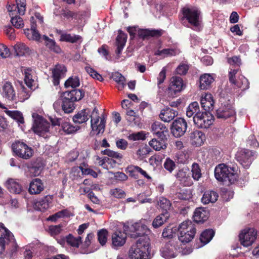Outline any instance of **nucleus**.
I'll list each match as a JSON object with an SVG mask.
<instances>
[{
	"mask_svg": "<svg viewBox=\"0 0 259 259\" xmlns=\"http://www.w3.org/2000/svg\"><path fill=\"white\" fill-rule=\"evenodd\" d=\"M2 95L3 98L9 101H17V97L12 84L9 82H6L3 86Z\"/></svg>",
	"mask_w": 259,
	"mask_h": 259,
	"instance_id": "19",
	"label": "nucleus"
},
{
	"mask_svg": "<svg viewBox=\"0 0 259 259\" xmlns=\"http://www.w3.org/2000/svg\"><path fill=\"white\" fill-rule=\"evenodd\" d=\"M183 80L181 77L174 76L170 79L168 89L176 93L181 91L183 88Z\"/></svg>",
	"mask_w": 259,
	"mask_h": 259,
	"instance_id": "33",
	"label": "nucleus"
},
{
	"mask_svg": "<svg viewBox=\"0 0 259 259\" xmlns=\"http://www.w3.org/2000/svg\"><path fill=\"white\" fill-rule=\"evenodd\" d=\"M112 78L117 83L118 89L119 90H122L125 85V77L121 73L117 72L112 74Z\"/></svg>",
	"mask_w": 259,
	"mask_h": 259,
	"instance_id": "48",
	"label": "nucleus"
},
{
	"mask_svg": "<svg viewBox=\"0 0 259 259\" xmlns=\"http://www.w3.org/2000/svg\"><path fill=\"white\" fill-rule=\"evenodd\" d=\"M61 127L64 132L66 134H74L80 128L79 126H74L67 121L62 122Z\"/></svg>",
	"mask_w": 259,
	"mask_h": 259,
	"instance_id": "46",
	"label": "nucleus"
},
{
	"mask_svg": "<svg viewBox=\"0 0 259 259\" xmlns=\"http://www.w3.org/2000/svg\"><path fill=\"white\" fill-rule=\"evenodd\" d=\"M214 234L211 229H207L203 231L200 237V241L205 245L208 243L212 238Z\"/></svg>",
	"mask_w": 259,
	"mask_h": 259,
	"instance_id": "49",
	"label": "nucleus"
},
{
	"mask_svg": "<svg viewBox=\"0 0 259 259\" xmlns=\"http://www.w3.org/2000/svg\"><path fill=\"white\" fill-rule=\"evenodd\" d=\"M253 154L250 150L241 149L237 152L236 158L243 167L248 168L252 163Z\"/></svg>",
	"mask_w": 259,
	"mask_h": 259,
	"instance_id": "12",
	"label": "nucleus"
},
{
	"mask_svg": "<svg viewBox=\"0 0 259 259\" xmlns=\"http://www.w3.org/2000/svg\"><path fill=\"white\" fill-rule=\"evenodd\" d=\"M34 19L31 17V21ZM24 33L27 37L30 40H35L37 41H41V37L38 31L36 29V25L31 21V29L24 30Z\"/></svg>",
	"mask_w": 259,
	"mask_h": 259,
	"instance_id": "25",
	"label": "nucleus"
},
{
	"mask_svg": "<svg viewBox=\"0 0 259 259\" xmlns=\"http://www.w3.org/2000/svg\"><path fill=\"white\" fill-rule=\"evenodd\" d=\"M214 103L212 96L210 94H205L201 97L200 101L201 105L205 111L209 112L212 110L213 108Z\"/></svg>",
	"mask_w": 259,
	"mask_h": 259,
	"instance_id": "28",
	"label": "nucleus"
},
{
	"mask_svg": "<svg viewBox=\"0 0 259 259\" xmlns=\"http://www.w3.org/2000/svg\"><path fill=\"white\" fill-rule=\"evenodd\" d=\"M208 217V211L202 207L196 208L193 214L194 221L197 223L204 222L207 220Z\"/></svg>",
	"mask_w": 259,
	"mask_h": 259,
	"instance_id": "32",
	"label": "nucleus"
},
{
	"mask_svg": "<svg viewBox=\"0 0 259 259\" xmlns=\"http://www.w3.org/2000/svg\"><path fill=\"white\" fill-rule=\"evenodd\" d=\"M6 186L12 193L20 194L24 190L19 180L12 178L9 179L6 182Z\"/></svg>",
	"mask_w": 259,
	"mask_h": 259,
	"instance_id": "17",
	"label": "nucleus"
},
{
	"mask_svg": "<svg viewBox=\"0 0 259 259\" xmlns=\"http://www.w3.org/2000/svg\"><path fill=\"white\" fill-rule=\"evenodd\" d=\"M200 112L198 102H194L191 103L187 107L186 115L189 117H194L195 114H198Z\"/></svg>",
	"mask_w": 259,
	"mask_h": 259,
	"instance_id": "45",
	"label": "nucleus"
},
{
	"mask_svg": "<svg viewBox=\"0 0 259 259\" xmlns=\"http://www.w3.org/2000/svg\"><path fill=\"white\" fill-rule=\"evenodd\" d=\"M91 127L93 132H95L96 134L103 133L105 130L106 123V117L102 115L101 117L99 116L98 109L95 107L93 109L91 114Z\"/></svg>",
	"mask_w": 259,
	"mask_h": 259,
	"instance_id": "7",
	"label": "nucleus"
},
{
	"mask_svg": "<svg viewBox=\"0 0 259 259\" xmlns=\"http://www.w3.org/2000/svg\"><path fill=\"white\" fill-rule=\"evenodd\" d=\"M44 189V185L41 180L36 178L33 179L29 184L28 191L31 194H38Z\"/></svg>",
	"mask_w": 259,
	"mask_h": 259,
	"instance_id": "29",
	"label": "nucleus"
},
{
	"mask_svg": "<svg viewBox=\"0 0 259 259\" xmlns=\"http://www.w3.org/2000/svg\"><path fill=\"white\" fill-rule=\"evenodd\" d=\"M163 31L162 30H156V29H142L139 32V35L143 38L147 36H154L158 37L163 34Z\"/></svg>",
	"mask_w": 259,
	"mask_h": 259,
	"instance_id": "44",
	"label": "nucleus"
},
{
	"mask_svg": "<svg viewBox=\"0 0 259 259\" xmlns=\"http://www.w3.org/2000/svg\"><path fill=\"white\" fill-rule=\"evenodd\" d=\"M215 75L213 74L204 73L200 77V88L201 90H207L214 81Z\"/></svg>",
	"mask_w": 259,
	"mask_h": 259,
	"instance_id": "26",
	"label": "nucleus"
},
{
	"mask_svg": "<svg viewBox=\"0 0 259 259\" xmlns=\"http://www.w3.org/2000/svg\"><path fill=\"white\" fill-rule=\"evenodd\" d=\"M228 62L230 64L231 66V69H238L239 71V67L241 64V59L237 56H234L232 58H228Z\"/></svg>",
	"mask_w": 259,
	"mask_h": 259,
	"instance_id": "55",
	"label": "nucleus"
},
{
	"mask_svg": "<svg viewBox=\"0 0 259 259\" xmlns=\"http://www.w3.org/2000/svg\"><path fill=\"white\" fill-rule=\"evenodd\" d=\"M179 231L180 241L182 243H188L194 238L196 233V229L192 222L190 220H187L180 225Z\"/></svg>",
	"mask_w": 259,
	"mask_h": 259,
	"instance_id": "5",
	"label": "nucleus"
},
{
	"mask_svg": "<svg viewBox=\"0 0 259 259\" xmlns=\"http://www.w3.org/2000/svg\"><path fill=\"white\" fill-rule=\"evenodd\" d=\"M192 177L195 181H198L202 176L200 166L198 164L194 163L191 167Z\"/></svg>",
	"mask_w": 259,
	"mask_h": 259,
	"instance_id": "52",
	"label": "nucleus"
},
{
	"mask_svg": "<svg viewBox=\"0 0 259 259\" xmlns=\"http://www.w3.org/2000/svg\"><path fill=\"white\" fill-rule=\"evenodd\" d=\"M64 96H66L68 99L75 102L81 100L84 96V93L80 90H73L70 92H65Z\"/></svg>",
	"mask_w": 259,
	"mask_h": 259,
	"instance_id": "40",
	"label": "nucleus"
},
{
	"mask_svg": "<svg viewBox=\"0 0 259 259\" xmlns=\"http://www.w3.org/2000/svg\"><path fill=\"white\" fill-rule=\"evenodd\" d=\"M41 39L45 40V46L51 51L56 53H61V49H60V47L57 45V44L54 39L50 38L45 35H44L42 36Z\"/></svg>",
	"mask_w": 259,
	"mask_h": 259,
	"instance_id": "37",
	"label": "nucleus"
},
{
	"mask_svg": "<svg viewBox=\"0 0 259 259\" xmlns=\"http://www.w3.org/2000/svg\"><path fill=\"white\" fill-rule=\"evenodd\" d=\"M166 139H161L157 140L153 139L149 143V145L152 147L155 150L159 151L161 149H164L166 147Z\"/></svg>",
	"mask_w": 259,
	"mask_h": 259,
	"instance_id": "43",
	"label": "nucleus"
},
{
	"mask_svg": "<svg viewBox=\"0 0 259 259\" xmlns=\"http://www.w3.org/2000/svg\"><path fill=\"white\" fill-rule=\"evenodd\" d=\"M110 193L115 198H121L124 197L125 193L124 191L119 188H114L110 190Z\"/></svg>",
	"mask_w": 259,
	"mask_h": 259,
	"instance_id": "61",
	"label": "nucleus"
},
{
	"mask_svg": "<svg viewBox=\"0 0 259 259\" xmlns=\"http://www.w3.org/2000/svg\"><path fill=\"white\" fill-rule=\"evenodd\" d=\"M151 131L153 134L161 139H166L165 134L168 132L166 127L158 121L155 122L152 124Z\"/></svg>",
	"mask_w": 259,
	"mask_h": 259,
	"instance_id": "23",
	"label": "nucleus"
},
{
	"mask_svg": "<svg viewBox=\"0 0 259 259\" xmlns=\"http://www.w3.org/2000/svg\"><path fill=\"white\" fill-rule=\"evenodd\" d=\"M218 194L213 191H206L201 199L202 202L204 204L215 202L218 198Z\"/></svg>",
	"mask_w": 259,
	"mask_h": 259,
	"instance_id": "38",
	"label": "nucleus"
},
{
	"mask_svg": "<svg viewBox=\"0 0 259 259\" xmlns=\"http://www.w3.org/2000/svg\"><path fill=\"white\" fill-rule=\"evenodd\" d=\"M176 178L185 186H190L193 184L187 168L179 170L176 175Z\"/></svg>",
	"mask_w": 259,
	"mask_h": 259,
	"instance_id": "20",
	"label": "nucleus"
},
{
	"mask_svg": "<svg viewBox=\"0 0 259 259\" xmlns=\"http://www.w3.org/2000/svg\"><path fill=\"white\" fill-rule=\"evenodd\" d=\"M32 117L34 119L32 129L34 133L40 137L46 139L50 137V124L41 116L33 114Z\"/></svg>",
	"mask_w": 259,
	"mask_h": 259,
	"instance_id": "4",
	"label": "nucleus"
},
{
	"mask_svg": "<svg viewBox=\"0 0 259 259\" xmlns=\"http://www.w3.org/2000/svg\"><path fill=\"white\" fill-rule=\"evenodd\" d=\"M128 170L130 172H138L144 178L150 181H152V178L147 173V172L138 166H131L128 167Z\"/></svg>",
	"mask_w": 259,
	"mask_h": 259,
	"instance_id": "53",
	"label": "nucleus"
},
{
	"mask_svg": "<svg viewBox=\"0 0 259 259\" xmlns=\"http://www.w3.org/2000/svg\"><path fill=\"white\" fill-rule=\"evenodd\" d=\"M189 69V66L185 63L181 64L176 69V72L180 75H185Z\"/></svg>",
	"mask_w": 259,
	"mask_h": 259,
	"instance_id": "64",
	"label": "nucleus"
},
{
	"mask_svg": "<svg viewBox=\"0 0 259 259\" xmlns=\"http://www.w3.org/2000/svg\"><path fill=\"white\" fill-rule=\"evenodd\" d=\"M24 73V81L29 88L32 89L36 84L37 77L36 73L32 69L27 68L25 70Z\"/></svg>",
	"mask_w": 259,
	"mask_h": 259,
	"instance_id": "24",
	"label": "nucleus"
},
{
	"mask_svg": "<svg viewBox=\"0 0 259 259\" xmlns=\"http://www.w3.org/2000/svg\"><path fill=\"white\" fill-rule=\"evenodd\" d=\"M190 141L192 145L200 146L203 144L205 140V135L200 131H194L190 134Z\"/></svg>",
	"mask_w": 259,
	"mask_h": 259,
	"instance_id": "21",
	"label": "nucleus"
},
{
	"mask_svg": "<svg viewBox=\"0 0 259 259\" xmlns=\"http://www.w3.org/2000/svg\"><path fill=\"white\" fill-rule=\"evenodd\" d=\"M235 115V111L231 105H222L217 110V116L219 118L226 119Z\"/></svg>",
	"mask_w": 259,
	"mask_h": 259,
	"instance_id": "22",
	"label": "nucleus"
},
{
	"mask_svg": "<svg viewBox=\"0 0 259 259\" xmlns=\"http://www.w3.org/2000/svg\"><path fill=\"white\" fill-rule=\"evenodd\" d=\"M150 232L147 226L142 222L135 223L131 228L130 235L133 238H137L141 236L140 238L147 236V234Z\"/></svg>",
	"mask_w": 259,
	"mask_h": 259,
	"instance_id": "15",
	"label": "nucleus"
},
{
	"mask_svg": "<svg viewBox=\"0 0 259 259\" xmlns=\"http://www.w3.org/2000/svg\"><path fill=\"white\" fill-rule=\"evenodd\" d=\"M98 240L102 245L106 244L107 241L108 231L106 229H102L98 233Z\"/></svg>",
	"mask_w": 259,
	"mask_h": 259,
	"instance_id": "58",
	"label": "nucleus"
},
{
	"mask_svg": "<svg viewBox=\"0 0 259 259\" xmlns=\"http://www.w3.org/2000/svg\"><path fill=\"white\" fill-rule=\"evenodd\" d=\"M164 167L167 170L171 172L176 168V164L170 159L167 158L164 163Z\"/></svg>",
	"mask_w": 259,
	"mask_h": 259,
	"instance_id": "63",
	"label": "nucleus"
},
{
	"mask_svg": "<svg viewBox=\"0 0 259 259\" xmlns=\"http://www.w3.org/2000/svg\"><path fill=\"white\" fill-rule=\"evenodd\" d=\"M179 249V242L171 239L161 247L160 254L165 259L173 258L177 256Z\"/></svg>",
	"mask_w": 259,
	"mask_h": 259,
	"instance_id": "8",
	"label": "nucleus"
},
{
	"mask_svg": "<svg viewBox=\"0 0 259 259\" xmlns=\"http://www.w3.org/2000/svg\"><path fill=\"white\" fill-rule=\"evenodd\" d=\"M9 49L5 45L0 44V57L4 59L7 58L10 55Z\"/></svg>",
	"mask_w": 259,
	"mask_h": 259,
	"instance_id": "60",
	"label": "nucleus"
},
{
	"mask_svg": "<svg viewBox=\"0 0 259 259\" xmlns=\"http://www.w3.org/2000/svg\"><path fill=\"white\" fill-rule=\"evenodd\" d=\"M238 73V69H231L229 71V80L235 85V86L244 91L249 88V82L246 78L243 75L238 76V79H235V75Z\"/></svg>",
	"mask_w": 259,
	"mask_h": 259,
	"instance_id": "13",
	"label": "nucleus"
},
{
	"mask_svg": "<svg viewBox=\"0 0 259 259\" xmlns=\"http://www.w3.org/2000/svg\"><path fill=\"white\" fill-rule=\"evenodd\" d=\"M214 176L219 181L224 182L228 185L234 183L237 178V175L235 172L234 168L224 164H220L216 166Z\"/></svg>",
	"mask_w": 259,
	"mask_h": 259,
	"instance_id": "2",
	"label": "nucleus"
},
{
	"mask_svg": "<svg viewBox=\"0 0 259 259\" xmlns=\"http://www.w3.org/2000/svg\"><path fill=\"white\" fill-rule=\"evenodd\" d=\"M52 201L53 196L47 195L35 202L34 207L36 210L45 211L50 207Z\"/></svg>",
	"mask_w": 259,
	"mask_h": 259,
	"instance_id": "18",
	"label": "nucleus"
},
{
	"mask_svg": "<svg viewBox=\"0 0 259 259\" xmlns=\"http://www.w3.org/2000/svg\"><path fill=\"white\" fill-rule=\"evenodd\" d=\"M81 238L80 236L75 238L71 235H69L66 237L67 243L73 247H78L81 243Z\"/></svg>",
	"mask_w": 259,
	"mask_h": 259,
	"instance_id": "54",
	"label": "nucleus"
},
{
	"mask_svg": "<svg viewBox=\"0 0 259 259\" xmlns=\"http://www.w3.org/2000/svg\"><path fill=\"white\" fill-rule=\"evenodd\" d=\"M213 121V116L209 112H201L193 117L195 124L199 128H208Z\"/></svg>",
	"mask_w": 259,
	"mask_h": 259,
	"instance_id": "11",
	"label": "nucleus"
},
{
	"mask_svg": "<svg viewBox=\"0 0 259 259\" xmlns=\"http://www.w3.org/2000/svg\"><path fill=\"white\" fill-rule=\"evenodd\" d=\"M177 115V111L170 108H167L161 111L159 117L163 121L168 122L172 120Z\"/></svg>",
	"mask_w": 259,
	"mask_h": 259,
	"instance_id": "36",
	"label": "nucleus"
},
{
	"mask_svg": "<svg viewBox=\"0 0 259 259\" xmlns=\"http://www.w3.org/2000/svg\"><path fill=\"white\" fill-rule=\"evenodd\" d=\"M257 237V231L253 228H246L239 235L240 244L244 247L251 245Z\"/></svg>",
	"mask_w": 259,
	"mask_h": 259,
	"instance_id": "9",
	"label": "nucleus"
},
{
	"mask_svg": "<svg viewBox=\"0 0 259 259\" xmlns=\"http://www.w3.org/2000/svg\"><path fill=\"white\" fill-rule=\"evenodd\" d=\"M85 70L93 78L96 79L100 81H102L103 80L101 75L98 73L96 71H95L91 67L86 66L85 67Z\"/></svg>",
	"mask_w": 259,
	"mask_h": 259,
	"instance_id": "57",
	"label": "nucleus"
},
{
	"mask_svg": "<svg viewBox=\"0 0 259 259\" xmlns=\"http://www.w3.org/2000/svg\"><path fill=\"white\" fill-rule=\"evenodd\" d=\"M30 95V91L22 86L18 91L17 100L20 102H23L28 99L29 98Z\"/></svg>",
	"mask_w": 259,
	"mask_h": 259,
	"instance_id": "50",
	"label": "nucleus"
},
{
	"mask_svg": "<svg viewBox=\"0 0 259 259\" xmlns=\"http://www.w3.org/2000/svg\"><path fill=\"white\" fill-rule=\"evenodd\" d=\"M17 5L9 6L8 8L11 16V21L13 25L16 28H21L24 26L23 19L20 16L13 15L15 12L20 15H24L26 11V0H16Z\"/></svg>",
	"mask_w": 259,
	"mask_h": 259,
	"instance_id": "3",
	"label": "nucleus"
},
{
	"mask_svg": "<svg viewBox=\"0 0 259 259\" xmlns=\"http://www.w3.org/2000/svg\"><path fill=\"white\" fill-rule=\"evenodd\" d=\"M145 138V135L143 132L133 133L128 136V139L133 141L144 140Z\"/></svg>",
	"mask_w": 259,
	"mask_h": 259,
	"instance_id": "62",
	"label": "nucleus"
},
{
	"mask_svg": "<svg viewBox=\"0 0 259 259\" xmlns=\"http://www.w3.org/2000/svg\"><path fill=\"white\" fill-rule=\"evenodd\" d=\"M170 205L169 201L164 197L160 198L158 201V205L165 211L169 209Z\"/></svg>",
	"mask_w": 259,
	"mask_h": 259,
	"instance_id": "59",
	"label": "nucleus"
},
{
	"mask_svg": "<svg viewBox=\"0 0 259 259\" xmlns=\"http://www.w3.org/2000/svg\"><path fill=\"white\" fill-rule=\"evenodd\" d=\"M127 39V35L123 33L121 30H119L118 35L116 38L117 50L116 53L117 55H119L125 44Z\"/></svg>",
	"mask_w": 259,
	"mask_h": 259,
	"instance_id": "35",
	"label": "nucleus"
},
{
	"mask_svg": "<svg viewBox=\"0 0 259 259\" xmlns=\"http://www.w3.org/2000/svg\"><path fill=\"white\" fill-rule=\"evenodd\" d=\"M14 49L17 56H23L29 52V48L23 43H18L14 46Z\"/></svg>",
	"mask_w": 259,
	"mask_h": 259,
	"instance_id": "51",
	"label": "nucleus"
},
{
	"mask_svg": "<svg viewBox=\"0 0 259 259\" xmlns=\"http://www.w3.org/2000/svg\"><path fill=\"white\" fill-rule=\"evenodd\" d=\"M61 108L66 113H69L74 109V102L70 99H68L66 96H64L62 101Z\"/></svg>",
	"mask_w": 259,
	"mask_h": 259,
	"instance_id": "42",
	"label": "nucleus"
},
{
	"mask_svg": "<svg viewBox=\"0 0 259 259\" xmlns=\"http://www.w3.org/2000/svg\"><path fill=\"white\" fill-rule=\"evenodd\" d=\"M150 240L148 237L140 238L128 251V259H149Z\"/></svg>",
	"mask_w": 259,
	"mask_h": 259,
	"instance_id": "1",
	"label": "nucleus"
},
{
	"mask_svg": "<svg viewBox=\"0 0 259 259\" xmlns=\"http://www.w3.org/2000/svg\"><path fill=\"white\" fill-rule=\"evenodd\" d=\"M182 12L192 29L199 31L200 29V12L196 8L186 7L183 9Z\"/></svg>",
	"mask_w": 259,
	"mask_h": 259,
	"instance_id": "6",
	"label": "nucleus"
},
{
	"mask_svg": "<svg viewBox=\"0 0 259 259\" xmlns=\"http://www.w3.org/2000/svg\"><path fill=\"white\" fill-rule=\"evenodd\" d=\"M5 112L8 116L17 121L19 125L24 122L22 114L20 111L6 110Z\"/></svg>",
	"mask_w": 259,
	"mask_h": 259,
	"instance_id": "47",
	"label": "nucleus"
},
{
	"mask_svg": "<svg viewBox=\"0 0 259 259\" xmlns=\"http://www.w3.org/2000/svg\"><path fill=\"white\" fill-rule=\"evenodd\" d=\"M66 72L65 66L63 65H57L52 70L54 84L57 85L59 83V80L64 77Z\"/></svg>",
	"mask_w": 259,
	"mask_h": 259,
	"instance_id": "27",
	"label": "nucleus"
},
{
	"mask_svg": "<svg viewBox=\"0 0 259 259\" xmlns=\"http://www.w3.org/2000/svg\"><path fill=\"white\" fill-rule=\"evenodd\" d=\"M91 111L89 109H82L73 117V121L76 123L81 124L87 121L91 117Z\"/></svg>",
	"mask_w": 259,
	"mask_h": 259,
	"instance_id": "31",
	"label": "nucleus"
},
{
	"mask_svg": "<svg viewBox=\"0 0 259 259\" xmlns=\"http://www.w3.org/2000/svg\"><path fill=\"white\" fill-rule=\"evenodd\" d=\"M7 241L14 244L15 240L13 235L5 227L3 224L0 223V254L4 251Z\"/></svg>",
	"mask_w": 259,
	"mask_h": 259,
	"instance_id": "14",
	"label": "nucleus"
},
{
	"mask_svg": "<svg viewBox=\"0 0 259 259\" xmlns=\"http://www.w3.org/2000/svg\"><path fill=\"white\" fill-rule=\"evenodd\" d=\"M180 51L177 48H168L164 49L161 50H158L154 53V55L156 56H159L162 58L176 56L179 54Z\"/></svg>",
	"mask_w": 259,
	"mask_h": 259,
	"instance_id": "34",
	"label": "nucleus"
},
{
	"mask_svg": "<svg viewBox=\"0 0 259 259\" xmlns=\"http://www.w3.org/2000/svg\"><path fill=\"white\" fill-rule=\"evenodd\" d=\"M12 149L16 155L25 159H28L33 155V149L22 142L18 141L13 144Z\"/></svg>",
	"mask_w": 259,
	"mask_h": 259,
	"instance_id": "10",
	"label": "nucleus"
},
{
	"mask_svg": "<svg viewBox=\"0 0 259 259\" xmlns=\"http://www.w3.org/2000/svg\"><path fill=\"white\" fill-rule=\"evenodd\" d=\"M169 217V214L167 211L161 213L153 220L152 223L153 227L155 228L159 227L168 219Z\"/></svg>",
	"mask_w": 259,
	"mask_h": 259,
	"instance_id": "41",
	"label": "nucleus"
},
{
	"mask_svg": "<svg viewBox=\"0 0 259 259\" xmlns=\"http://www.w3.org/2000/svg\"><path fill=\"white\" fill-rule=\"evenodd\" d=\"M79 80L78 77H71L65 82L66 88L71 87L72 88L79 85Z\"/></svg>",
	"mask_w": 259,
	"mask_h": 259,
	"instance_id": "56",
	"label": "nucleus"
},
{
	"mask_svg": "<svg viewBox=\"0 0 259 259\" xmlns=\"http://www.w3.org/2000/svg\"><path fill=\"white\" fill-rule=\"evenodd\" d=\"M187 128V124L185 120L183 118H179L173 122L171 130L175 137H180L184 134Z\"/></svg>",
	"mask_w": 259,
	"mask_h": 259,
	"instance_id": "16",
	"label": "nucleus"
},
{
	"mask_svg": "<svg viewBox=\"0 0 259 259\" xmlns=\"http://www.w3.org/2000/svg\"><path fill=\"white\" fill-rule=\"evenodd\" d=\"M60 40L70 43H79L80 44L82 42V39L81 36L79 35L64 33L61 34Z\"/></svg>",
	"mask_w": 259,
	"mask_h": 259,
	"instance_id": "39",
	"label": "nucleus"
},
{
	"mask_svg": "<svg viewBox=\"0 0 259 259\" xmlns=\"http://www.w3.org/2000/svg\"><path fill=\"white\" fill-rule=\"evenodd\" d=\"M126 239V233L121 231H116L112 235V244L115 247L121 246L124 244Z\"/></svg>",
	"mask_w": 259,
	"mask_h": 259,
	"instance_id": "30",
	"label": "nucleus"
}]
</instances>
